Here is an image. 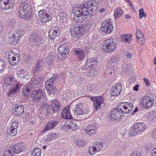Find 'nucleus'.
<instances>
[{
    "instance_id": "nucleus-1",
    "label": "nucleus",
    "mask_w": 156,
    "mask_h": 156,
    "mask_svg": "<svg viewBox=\"0 0 156 156\" xmlns=\"http://www.w3.org/2000/svg\"><path fill=\"white\" fill-rule=\"evenodd\" d=\"M89 9L88 3L86 2L83 4L80 7H77L75 9L74 11L73 10L75 16L77 17V19L75 20L76 22L77 23L82 22L85 19L83 16H91V14Z\"/></svg>"
},
{
    "instance_id": "nucleus-2",
    "label": "nucleus",
    "mask_w": 156,
    "mask_h": 156,
    "mask_svg": "<svg viewBox=\"0 0 156 156\" xmlns=\"http://www.w3.org/2000/svg\"><path fill=\"white\" fill-rule=\"evenodd\" d=\"M4 82L6 84L9 86H12L9 89V94H14L17 92L19 85L16 81L12 75L6 76L5 78Z\"/></svg>"
},
{
    "instance_id": "nucleus-3",
    "label": "nucleus",
    "mask_w": 156,
    "mask_h": 156,
    "mask_svg": "<svg viewBox=\"0 0 156 156\" xmlns=\"http://www.w3.org/2000/svg\"><path fill=\"white\" fill-rule=\"evenodd\" d=\"M146 129V126L143 122H136L130 128L129 134L131 136H134L144 132Z\"/></svg>"
},
{
    "instance_id": "nucleus-4",
    "label": "nucleus",
    "mask_w": 156,
    "mask_h": 156,
    "mask_svg": "<svg viewBox=\"0 0 156 156\" xmlns=\"http://www.w3.org/2000/svg\"><path fill=\"white\" fill-rule=\"evenodd\" d=\"M74 115L81 118L83 117L87 112L88 110L82 103L77 104L73 110Z\"/></svg>"
},
{
    "instance_id": "nucleus-5",
    "label": "nucleus",
    "mask_w": 156,
    "mask_h": 156,
    "mask_svg": "<svg viewBox=\"0 0 156 156\" xmlns=\"http://www.w3.org/2000/svg\"><path fill=\"white\" fill-rule=\"evenodd\" d=\"M102 48L105 52H110L113 51L116 47V43L112 38L107 39L102 43Z\"/></svg>"
},
{
    "instance_id": "nucleus-6",
    "label": "nucleus",
    "mask_w": 156,
    "mask_h": 156,
    "mask_svg": "<svg viewBox=\"0 0 156 156\" xmlns=\"http://www.w3.org/2000/svg\"><path fill=\"white\" fill-rule=\"evenodd\" d=\"M125 111L122 108V106H119L117 108L112 110L109 114V116L110 118L113 120L120 119L122 118V114H125Z\"/></svg>"
},
{
    "instance_id": "nucleus-7",
    "label": "nucleus",
    "mask_w": 156,
    "mask_h": 156,
    "mask_svg": "<svg viewBox=\"0 0 156 156\" xmlns=\"http://www.w3.org/2000/svg\"><path fill=\"white\" fill-rule=\"evenodd\" d=\"M58 52L57 54V56L60 60H62L65 58V56L69 53V49L68 47L67 44L64 43L61 44L58 48Z\"/></svg>"
},
{
    "instance_id": "nucleus-8",
    "label": "nucleus",
    "mask_w": 156,
    "mask_h": 156,
    "mask_svg": "<svg viewBox=\"0 0 156 156\" xmlns=\"http://www.w3.org/2000/svg\"><path fill=\"white\" fill-rule=\"evenodd\" d=\"M71 32L78 37L82 36L85 32V28L82 26L73 25L71 27Z\"/></svg>"
},
{
    "instance_id": "nucleus-9",
    "label": "nucleus",
    "mask_w": 156,
    "mask_h": 156,
    "mask_svg": "<svg viewBox=\"0 0 156 156\" xmlns=\"http://www.w3.org/2000/svg\"><path fill=\"white\" fill-rule=\"evenodd\" d=\"M9 41L11 44H16L20 41L22 38V34L20 30H15L14 33L9 37Z\"/></svg>"
},
{
    "instance_id": "nucleus-10",
    "label": "nucleus",
    "mask_w": 156,
    "mask_h": 156,
    "mask_svg": "<svg viewBox=\"0 0 156 156\" xmlns=\"http://www.w3.org/2000/svg\"><path fill=\"white\" fill-rule=\"evenodd\" d=\"M38 19L42 23H45L51 20L52 17L44 9L40 10L38 12Z\"/></svg>"
},
{
    "instance_id": "nucleus-11",
    "label": "nucleus",
    "mask_w": 156,
    "mask_h": 156,
    "mask_svg": "<svg viewBox=\"0 0 156 156\" xmlns=\"http://www.w3.org/2000/svg\"><path fill=\"white\" fill-rule=\"evenodd\" d=\"M113 29V25L111 20H108L106 21L103 22L100 30L101 31H105L106 34H109L112 31Z\"/></svg>"
},
{
    "instance_id": "nucleus-12",
    "label": "nucleus",
    "mask_w": 156,
    "mask_h": 156,
    "mask_svg": "<svg viewBox=\"0 0 156 156\" xmlns=\"http://www.w3.org/2000/svg\"><path fill=\"white\" fill-rule=\"evenodd\" d=\"M154 100L147 97H144L142 98L140 102L141 106L145 109H148L152 106L154 104Z\"/></svg>"
},
{
    "instance_id": "nucleus-13",
    "label": "nucleus",
    "mask_w": 156,
    "mask_h": 156,
    "mask_svg": "<svg viewBox=\"0 0 156 156\" xmlns=\"http://www.w3.org/2000/svg\"><path fill=\"white\" fill-rule=\"evenodd\" d=\"M15 5L14 0H0V6L5 9H10Z\"/></svg>"
},
{
    "instance_id": "nucleus-14",
    "label": "nucleus",
    "mask_w": 156,
    "mask_h": 156,
    "mask_svg": "<svg viewBox=\"0 0 156 156\" xmlns=\"http://www.w3.org/2000/svg\"><path fill=\"white\" fill-rule=\"evenodd\" d=\"M103 144L102 143L97 142L95 144L90 147L88 149V152L91 154H94L97 152H99L102 149Z\"/></svg>"
},
{
    "instance_id": "nucleus-15",
    "label": "nucleus",
    "mask_w": 156,
    "mask_h": 156,
    "mask_svg": "<svg viewBox=\"0 0 156 156\" xmlns=\"http://www.w3.org/2000/svg\"><path fill=\"white\" fill-rule=\"evenodd\" d=\"M43 96V91L41 89L38 90L33 91L31 95L33 101L36 103L39 102Z\"/></svg>"
},
{
    "instance_id": "nucleus-16",
    "label": "nucleus",
    "mask_w": 156,
    "mask_h": 156,
    "mask_svg": "<svg viewBox=\"0 0 156 156\" xmlns=\"http://www.w3.org/2000/svg\"><path fill=\"white\" fill-rule=\"evenodd\" d=\"M56 79V77H52L46 81L45 87L48 91L51 92L55 89V87L53 85V83Z\"/></svg>"
},
{
    "instance_id": "nucleus-17",
    "label": "nucleus",
    "mask_w": 156,
    "mask_h": 156,
    "mask_svg": "<svg viewBox=\"0 0 156 156\" xmlns=\"http://www.w3.org/2000/svg\"><path fill=\"white\" fill-rule=\"evenodd\" d=\"M122 86L121 83H117L111 88L110 94L112 96H116L119 94L122 91Z\"/></svg>"
},
{
    "instance_id": "nucleus-18",
    "label": "nucleus",
    "mask_w": 156,
    "mask_h": 156,
    "mask_svg": "<svg viewBox=\"0 0 156 156\" xmlns=\"http://www.w3.org/2000/svg\"><path fill=\"white\" fill-rule=\"evenodd\" d=\"M34 45L37 47H41L43 45V42L41 37L38 35H34L30 38Z\"/></svg>"
},
{
    "instance_id": "nucleus-19",
    "label": "nucleus",
    "mask_w": 156,
    "mask_h": 156,
    "mask_svg": "<svg viewBox=\"0 0 156 156\" xmlns=\"http://www.w3.org/2000/svg\"><path fill=\"white\" fill-rule=\"evenodd\" d=\"M60 31L59 28L57 26L52 27L50 30L48 34L49 37L51 39H54L60 34Z\"/></svg>"
},
{
    "instance_id": "nucleus-20",
    "label": "nucleus",
    "mask_w": 156,
    "mask_h": 156,
    "mask_svg": "<svg viewBox=\"0 0 156 156\" xmlns=\"http://www.w3.org/2000/svg\"><path fill=\"white\" fill-rule=\"evenodd\" d=\"M97 132L96 126L94 124L88 125L86 128V133L90 136H93Z\"/></svg>"
},
{
    "instance_id": "nucleus-21",
    "label": "nucleus",
    "mask_w": 156,
    "mask_h": 156,
    "mask_svg": "<svg viewBox=\"0 0 156 156\" xmlns=\"http://www.w3.org/2000/svg\"><path fill=\"white\" fill-rule=\"evenodd\" d=\"M99 60L96 58H90L87 60L85 67L87 69H90L97 65Z\"/></svg>"
},
{
    "instance_id": "nucleus-22",
    "label": "nucleus",
    "mask_w": 156,
    "mask_h": 156,
    "mask_svg": "<svg viewBox=\"0 0 156 156\" xmlns=\"http://www.w3.org/2000/svg\"><path fill=\"white\" fill-rule=\"evenodd\" d=\"M18 55L14 52L13 51H11L8 53V57L9 63L12 65H16L18 62L16 59V57L18 58Z\"/></svg>"
},
{
    "instance_id": "nucleus-23",
    "label": "nucleus",
    "mask_w": 156,
    "mask_h": 156,
    "mask_svg": "<svg viewBox=\"0 0 156 156\" xmlns=\"http://www.w3.org/2000/svg\"><path fill=\"white\" fill-rule=\"evenodd\" d=\"M89 7H90L89 11L91 16L94 14L97 11L98 4L95 0H93L87 2Z\"/></svg>"
},
{
    "instance_id": "nucleus-24",
    "label": "nucleus",
    "mask_w": 156,
    "mask_h": 156,
    "mask_svg": "<svg viewBox=\"0 0 156 156\" xmlns=\"http://www.w3.org/2000/svg\"><path fill=\"white\" fill-rule=\"evenodd\" d=\"M12 110L15 115L17 117L22 115L24 111L23 106L22 105L18 106V105L15 104L14 105Z\"/></svg>"
},
{
    "instance_id": "nucleus-25",
    "label": "nucleus",
    "mask_w": 156,
    "mask_h": 156,
    "mask_svg": "<svg viewBox=\"0 0 156 156\" xmlns=\"http://www.w3.org/2000/svg\"><path fill=\"white\" fill-rule=\"evenodd\" d=\"M25 149L24 144L21 142H19L12 147L11 149L16 153H19L22 152Z\"/></svg>"
},
{
    "instance_id": "nucleus-26",
    "label": "nucleus",
    "mask_w": 156,
    "mask_h": 156,
    "mask_svg": "<svg viewBox=\"0 0 156 156\" xmlns=\"http://www.w3.org/2000/svg\"><path fill=\"white\" fill-rule=\"evenodd\" d=\"M70 107L67 106L66 107L62 112L61 116L65 119H71L72 116L70 114Z\"/></svg>"
},
{
    "instance_id": "nucleus-27",
    "label": "nucleus",
    "mask_w": 156,
    "mask_h": 156,
    "mask_svg": "<svg viewBox=\"0 0 156 156\" xmlns=\"http://www.w3.org/2000/svg\"><path fill=\"white\" fill-rule=\"evenodd\" d=\"M138 42L141 45L145 43V40L142 32L139 30H137L136 33Z\"/></svg>"
},
{
    "instance_id": "nucleus-28",
    "label": "nucleus",
    "mask_w": 156,
    "mask_h": 156,
    "mask_svg": "<svg viewBox=\"0 0 156 156\" xmlns=\"http://www.w3.org/2000/svg\"><path fill=\"white\" fill-rule=\"evenodd\" d=\"M18 12L19 13V16L20 17L25 19H29L30 18H31L32 17V15L31 14L30 12L27 11V13H25V12L26 11H18Z\"/></svg>"
},
{
    "instance_id": "nucleus-29",
    "label": "nucleus",
    "mask_w": 156,
    "mask_h": 156,
    "mask_svg": "<svg viewBox=\"0 0 156 156\" xmlns=\"http://www.w3.org/2000/svg\"><path fill=\"white\" fill-rule=\"evenodd\" d=\"M95 101L94 102L95 110L100 108L101 105L104 103V100L102 97H99L95 99Z\"/></svg>"
},
{
    "instance_id": "nucleus-30",
    "label": "nucleus",
    "mask_w": 156,
    "mask_h": 156,
    "mask_svg": "<svg viewBox=\"0 0 156 156\" xmlns=\"http://www.w3.org/2000/svg\"><path fill=\"white\" fill-rule=\"evenodd\" d=\"M51 106L52 111L54 112H58L60 109L59 103L57 100H53L51 102Z\"/></svg>"
},
{
    "instance_id": "nucleus-31",
    "label": "nucleus",
    "mask_w": 156,
    "mask_h": 156,
    "mask_svg": "<svg viewBox=\"0 0 156 156\" xmlns=\"http://www.w3.org/2000/svg\"><path fill=\"white\" fill-rule=\"evenodd\" d=\"M122 108H123V109L125 110V114H130L133 108V105L130 103L127 102L126 103V105L122 106Z\"/></svg>"
},
{
    "instance_id": "nucleus-32",
    "label": "nucleus",
    "mask_w": 156,
    "mask_h": 156,
    "mask_svg": "<svg viewBox=\"0 0 156 156\" xmlns=\"http://www.w3.org/2000/svg\"><path fill=\"white\" fill-rule=\"evenodd\" d=\"M58 121L55 120L51 121L47 124L44 128V131L50 130L53 129L57 124Z\"/></svg>"
},
{
    "instance_id": "nucleus-33",
    "label": "nucleus",
    "mask_w": 156,
    "mask_h": 156,
    "mask_svg": "<svg viewBox=\"0 0 156 156\" xmlns=\"http://www.w3.org/2000/svg\"><path fill=\"white\" fill-rule=\"evenodd\" d=\"M132 36L131 34H122L121 36L122 41L126 43H129L132 40Z\"/></svg>"
},
{
    "instance_id": "nucleus-34",
    "label": "nucleus",
    "mask_w": 156,
    "mask_h": 156,
    "mask_svg": "<svg viewBox=\"0 0 156 156\" xmlns=\"http://www.w3.org/2000/svg\"><path fill=\"white\" fill-rule=\"evenodd\" d=\"M28 11V12H31L32 9L31 6L29 5L28 4H24L23 3L21 4L19 8V10L18 11Z\"/></svg>"
},
{
    "instance_id": "nucleus-35",
    "label": "nucleus",
    "mask_w": 156,
    "mask_h": 156,
    "mask_svg": "<svg viewBox=\"0 0 156 156\" xmlns=\"http://www.w3.org/2000/svg\"><path fill=\"white\" fill-rule=\"evenodd\" d=\"M58 135V134L56 133H52L48 135L45 139L46 142L49 143L50 142L55 140L57 138Z\"/></svg>"
},
{
    "instance_id": "nucleus-36",
    "label": "nucleus",
    "mask_w": 156,
    "mask_h": 156,
    "mask_svg": "<svg viewBox=\"0 0 156 156\" xmlns=\"http://www.w3.org/2000/svg\"><path fill=\"white\" fill-rule=\"evenodd\" d=\"M75 51L80 60H82L84 58L85 55L82 50L79 48H76Z\"/></svg>"
},
{
    "instance_id": "nucleus-37",
    "label": "nucleus",
    "mask_w": 156,
    "mask_h": 156,
    "mask_svg": "<svg viewBox=\"0 0 156 156\" xmlns=\"http://www.w3.org/2000/svg\"><path fill=\"white\" fill-rule=\"evenodd\" d=\"M123 13V11L119 7H116L114 11L115 18L117 19L120 17Z\"/></svg>"
},
{
    "instance_id": "nucleus-38",
    "label": "nucleus",
    "mask_w": 156,
    "mask_h": 156,
    "mask_svg": "<svg viewBox=\"0 0 156 156\" xmlns=\"http://www.w3.org/2000/svg\"><path fill=\"white\" fill-rule=\"evenodd\" d=\"M31 89V87L30 86V85H26L23 87V92L25 96L27 97V95L30 93V91Z\"/></svg>"
},
{
    "instance_id": "nucleus-39",
    "label": "nucleus",
    "mask_w": 156,
    "mask_h": 156,
    "mask_svg": "<svg viewBox=\"0 0 156 156\" xmlns=\"http://www.w3.org/2000/svg\"><path fill=\"white\" fill-rule=\"evenodd\" d=\"M43 62L41 60H39L36 65V66L33 69V71L34 73L37 72L43 66Z\"/></svg>"
},
{
    "instance_id": "nucleus-40",
    "label": "nucleus",
    "mask_w": 156,
    "mask_h": 156,
    "mask_svg": "<svg viewBox=\"0 0 156 156\" xmlns=\"http://www.w3.org/2000/svg\"><path fill=\"white\" fill-rule=\"evenodd\" d=\"M41 149L38 148H34L32 152L33 156H41Z\"/></svg>"
},
{
    "instance_id": "nucleus-41",
    "label": "nucleus",
    "mask_w": 156,
    "mask_h": 156,
    "mask_svg": "<svg viewBox=\"0 0 156 156\" xmlns=\"http://www.w3.org/2000/svg\"><path fill=\"white\" fill-rule=\"evenodd\" d=\"M49 108V106L47 105V103H44L42 105L41 109L43 113L46 115L48 113Z\"/></svg>"
},
{
    "instance_id": "nucleus-42",
    "label": "nucleus",
    "mask_w": 156,
    "mask_h": 156,
    "mask_svg": "<svg viewBox=\"0 0 156 156\" xmlns=\"http://www.w3.org/2000/svg\"><path fill=\"white\" fill-rule=\"evenodd\" d=\"M41 80V78L39 77L33 78L31 79L30 83L31 84L37 85L40 83Z\"/></svg>"
},
{
    "instance_id": "nucleus-43",
    "label": "nucleus",
    "mask_w": 156,
    "mask_h": 156,
    "mask_svg": "<svg viewBox=\"0 0 156 156\" xmlns=\"http://www.w3.org/2000/svg\"><path fill=\"white\" fill-rule=\"evenodd\" d=\"M10 131L9 132V134L11 136H13L16 135L17 133V129L12 127H10Z\"/></svg>"
},
{
    "instance_id": "nucleus-44",
    "label": "nucleus",
    "mask_w": 156,
    "mask_h": 156,
    "mask_svg": "<svg viewBox=\"0 0 156 156\" xmlns=\"http://www.w3.org/2000/svg\"><path fill=\"white\" fill-rule=\"evenodd\" d=\"M70 129L73 130H76L78 126L77 125V123H76L75 122L72 121H70Z\"/></svg>"
},
{
    "instance_id": "nucleus-45",
    "label": "nucleus",
    "mask_w": 156,
    "mask_h": 156,
    "mask_svg": "<svg viewBox=\"0 0 156 156\" xmlns=\"http://www.w3.org/2000/svg\"><path fill=\"white\" fill-rule=\"evenodd\" d=\"M16 23L15 19H9L7 21V23L8 26L10 27H13Z\"/></svg>"
},
{
    "instance_id": "nucleus-46",
    "label": "nucleus",
    "mask_w": 156,
    "mask_h": 156,
    "mask_svg": "<svg viewBox=\"0 0 156 156\" xmlns=\"http://www.w3.org/2000/svg\"><path fill=\"white\" fill-rule=\"evenodd\" d=\"M75 143L76 145L79 147L84 146L85 145V142L83 140L77 139L75 141Z\"/></svg>"
},
{
    "instance_id": "nucleus-47",
    "label": "nucleus",
    "mask_w": 156,
    "mask_h": 156,
    "mask_svg": "<svg viewBox=\"0 0 156 156\" xmlns=\"http://www.w3.org/2000/svg\"><path fill=\"white\" fill-rule=\"evenodd\" d=\"M27 72L24 70L21 69L17 72V74L19 77L22 78Z\"/></svg>"
},
{
    "instance_id": "nucleus-48",
    "label": "nucleus",
    "mask_w": 156,
    "mask_h": 156,
    "mask_svg": "<svg viewBox=\"0 0 156 156\" xmlns=\"http://www.w3.org/2000/svg\"><path fill=\"white\" fill-rule=\"evenodd\" d=\"M14 152L12 151L9 149L5 151L3 154V156H12L14 154Z\"/></svg>"
},
{
    "instance_id": "nucleus-49",
    "label": "nucleus",
    "mask_w": 156,
    "mask_h": 156,
    "mask_svg": "<svg viewBox=\"0 0 156 156\" xmlns=\"http://www.w3.org/2000/svg\"><path fill=\"white\" fill-rule=\"evenodd\" d=\"M119 61V56L117 55H115L111 59V61L113 63H117Z\"/></svg>"
},
{
    "instance_id": "nucleus-50",
    "label": "nucleus",
    "mask_w": 156,
    "mask_h": 156,
    "mask_svg": "<svg viewBox=\"0 0 156 156\" xmlns=\"http://www.w3.org/2000/svg\"><path fill=\"white\" fill-rule=\"evenodd\" d=\"M59 16L60 20L61 21L64 22L66 21L67 18L66 14L64 13H61L60 15Z\"/></svg>"
},
{
    "instance_id": "nucleus-51",
    "label": "nucleus",
    "mask_w": 156,
    "mask_h": 156,
    "mask_svg": "<svg viewBox=\"0 0 156 156\" xmlns=\"http://www.w3.org/2000/svg\"><path fill=\"white\" fill-rule=\"evenodd\" d=\"M139 17L140 18H142L143 17H145L146 16V14L144 12L143 9H141L139 10Z\"/></svg>"
},
{
    "instance_id": "nucleus-52",
    "label": "nucleus",
    "mask_w": 156,
    "mask_h": 156,
    "mask_svg": "<svg viewBox=\"0 0 156 156\" xmlns=\"http://www.w3.org/2000/svg\"><path fill=\"white\" fill-rule=\"evenodd\" d=\"M46 59L47 62L48 64L52 63L53 61V57L52 56L50 55L47 57Z\"/></svg>"
},
{
    "instance_id": "nucleus-53",
    "label": "nucleus",
    "mask_w": 156,
    "mask_h": 156,
    "mask_svg": "<svg viewBox=\"0 0 156 156\" xmlns=\"http://www.w3.org/2000/svg\"><path fill=\"white\" fill-rule=\"evenodd\" d=\"M23 79V81L24 82H26L27 80L30 79V76L27 73H26L23 76V77L22 78Z\"/></svg>"
},
{
    "instance_id": "nucleus-54",
    "label": "nucleus",
    "mask_w": 156,
    "mask_h": 156,
    "mask_svg": "<svg viewBox=\"0 0 156 156\" xmlns=\"http://www.w3.org/2000/svg\"><path fill=\"white\" fill-rule=\"evenodd\" d=\"M70 124L69 123H66L64 125L62 126V128L66 131L68 130L69 129H70Z\"/></svg>"
},
{
    "instance_id": "nucleus-55",
    "label": "nucleus",
    "mask_w": 156,
    "mask_h": 156,
    "mask_svg": "<svg viewBox=\"0 0 156 156\" xmlns=\"http://www.w3.org/2000/svg\"><path fill=\"white\" fill-rule=\"evenodd\" d=\"M18 123L17 121H14L12 122V123H11V127H14L15 128L17 129L18 126Z\"/></svg>"
},
{
    "instance_id": "nucleus-56",
    "label": "nucleus",
    "mask_w": 156,
    "mask_h": 156,
    "mask_svg": "<svg viewBox=\"0 0 156 156\" xmlns=\"http://www.w3.org/2000/svg\"><path fill=\"white\" fill-rule=\"evenodd\" d=\"M90 73L91 74L90 76H96L98 73V72L97 70H96L94 69L91 70Z\"/></svg>"
},
{
    "instance_id": "nucleus-57",
    "label": "nucleus",
    "mask_w": 156,
    "mask_h": 156,
    "mask_svg": "<svg viewBox=\"0 0 156 156\" xmlns=\"http://www.w3.org/2000/svg\"><path fill=\"white\" fill-rule=\"evenodd\" d=\"M130 156H140V154L139 152L134 151L131 153Z\"/></svg>"
},
{
    "instance_id": "nucleus-58",
    "label": "nucleus",
    "mask_w": 156,
    "mask_h": 156,
    "mask_svg": "<svg viewBox=\"0 0 156 156\" xmlns=\"http://www.w3.org/2000/svg\"><path fill=\"white\" fill-rule=\"evenodd\" d=\"M126 68V71L127 72H129V71H130L132 66L130 64H127L125 67Z\"/></svg>"
},
{
    "instance_id": "nucleus-59",
    "label": "nucleus",
    "mask_w": 156,
    "mask_h": 156,
    "mask_svg": "<svg viewBox=\"0 0 156 156\" xmlns=\"http://www.w3.org/2000/svg\"><path fill=\"white\" fill-rule=\"evenodd\" d=\"M143 80L145 82L146 85L147 87H149L150 85V84L149 83V81L148 80L147 78H144Z\"/></svg>"
},
{
    "instance_id": "nucleus-60",
    "label": "nucleus",
    "mask_w": 156,
    "mask_h": 156,
    "mask_svg": "<svg viewBox=\"0 0 156 156\" xmlns=\"http://www.w3.org/2000/svg\"><path fill=\"white\" fill-rule=\"evenodd\" d=\"M139 85L138 84L136 85L135 86L133 87V90L135 91H137L138 90Z\"/></svg>"
},
{
    "instance_id": "nucleus-61",
    "label": "nucleus",
    "mask_w": 156,
    "mask_h": 156,
    "mask_svg": "<svg viewBox=\"0 0 156 156\" xmlns=\"http://www.w3.org/2000/svg\"><path fill=\"white\" fill-rule=\"evenodd\" d=\"M126 57L128 58H130L132 56V54L129 53H127L126 54Z\"/></svg>"
},
{
    "instance_id": "nucleus-62",
    "label": "nucleus",
    "mask_w": 156,
    "mask_h": 156,
    "mask_svg": "<svg viewBox=\"0 0 156 156\" xmlns=\"http://www.w3.org/2000/svg\"><path fill=\"white\" fill-rule=\"evenodd\" d=\"M152 154L153 156H156V152H155V151H156V148H154L152 150Z\"/></svg>"
},
{
    "instance_id": "nucleus-63",
    "label": "nucleus",
    "mask_w": 156,
    "mask_h": 156,
    "mask_svg": "<svg viewBox=\"0 0 156 156\" xmlns=\"http://www.w3.org/2000/svg\"><path fill=\"white\" fill-rule=\"evenodd\" d=\"M21 3L25 4H28V2H27V0H21Z\"/></svg>"
},
{
    "instance_id": "nucleus-64",
    "label": "nucleus",
    "mask_w": 156,
    "mask_h": 156,
    "mask_svg": "<svg viewBox=\"0 0 156 156\" xmlns=\"http://www.w3.org/2000/svg\"><path fill=\"white\" fill-rule=\"evenodd\" d=\"M153 135L154 138H156V129L153 131Z\"/></svg>"
}]
</instances>
